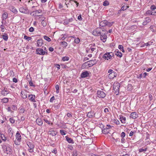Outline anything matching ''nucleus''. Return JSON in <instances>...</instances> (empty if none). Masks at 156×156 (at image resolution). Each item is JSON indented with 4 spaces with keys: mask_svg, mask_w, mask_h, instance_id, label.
Returning <instances> with one entry per match:
<instances>
[{
    "mask_svg": "<svg viewBox=\"0 0 156 156\" xmlns=\"http://www.w3.org/2000/svg\"><path fill=\"white\" fill-rule=\"evenodd\" d=\"M61 66L62 68L63 69H65L68 68L67 66L61 64Z\"/></svg>",
    "mask_w": 156,
    "mask_h": 156,
    "instance_id": "58",
    "label": "nucleus"
},
{
    "mask_svg": "<svg viewBox=\"0 0 156 156\" xmlns=\"http://www.w3.org/2000/svg\"><path fill=\"white\" fill-rule=\"evenodd\" d=\"M154 27H155L154 26L151 25L149 27V28L150 29L151 31L152 32H154L155 31L154 29Z\"/></svg>",
    "mask_w": 156,
    "mask_h": 156,
    "instance_id": "46",
    "label": "nucleus"
},
{
    "mask_svg": "<svg viewBox=\"0 0 156 156\" xmlns=\"http://www.w3.org/2000/svg\"><path fill=\"white\" fill-rule=\"evenodd\" d=\"M36 53L37 54L42 55L48 54L47 52H46L45 51H44L43 48H37L36 50Z\"/></svg>",
    "mask_w": 156,
    "mask_h": 156,
    "instance_id": "9",
    "label": "nucleus"
},
{
    "mask_svg": "<svg viewBox=\"0 0 156 156\" xmlns=\"http://www.w3.org/2000/svg\"><path fill=\"white\" fill-rule=\"evenodd\" d=\"M77 151L76 150L74 151L73 153V156H77Z\"/></svg>",
    "mask_w": 156,
    "mask_h": 156,
    "instance_id": "53",
    "label": "nucleus"
},
{
    "mask_svg": "<svg viewBox=\"0 0 156 156\" xmlns=\"http://www.w3.org/2000/svg\"><path fill=\"white\" fill-rule=\"evenodd\" d=\"M9 91L7 90L6 88L5 89L4 88V89L2 91L1 94L3 96H5L9 93Z\"/></svg>",
    "mask_w": 156,
    "mask_h": 156,
    "instance_id": "17",
    "label": "nucleus"
},
{
    "mask_svg": "<svg viewBox=\"0 0 156 156\" xmlns=\"http://www.w3.org/2000/svg\"><path fill=\"white\" fill-rule=\"evenodd\" d=\"M89 63V67H91L97 63V61L96 59L88 61Z\"/></svg>",
    "mask_w": 156,
    "mask_h": 156,
    "instance_id": "16",
    "label": "nucleus"
},
{
    "mask_svg": "<svg viewBox=\"0 0 156 156\" xmlns=\"http://www.w3.org/2000/svg\"><path fill=\"white\" fill-rule=\"evenodd\" d=\"M41 24L43 27H45L46 25V22L44 20H43L41 22Z\"/></svg>",
    "mask_w": 156,
    "mask_h": 156,
    "instance_id": "42",
    "label": "nucleus"
},
{
    "mask_svg": "<svg viewBox=\"0 0 156 156\" xmlns=\"http://www.w3.org/2000/svg\"><path fill=\"white\" fill-rule=\"evenodd\" d=\"M9 73L10 74V76H13L14 75V72L12 70H10L9 71Z\"/></svg>",
    "mask_w": 156,
    "mask_h": 156,
    "instance_id": "54",
    "label": "nucleus"
},
{
    "mask_svg": "<svg viewBox=\"0 0 156 156\" xmlns=\"http://www.w3.org/2000/svg\"><path fill=\"white\" fill-rule=\"evenodd\" d=\"M65 132H66L65 131L63 130H60V133L62 135H65L66 134Z\"/></svg>",
    "mask_w": 156,
    "mask_h": 156,
    "instance_id": "48",
    "label": "nucleus"
},
{
    "mask_svg": "<svg viewBox=\"0 0 156 156\" xmlns=\"http://www.w3.org/2000/svg\"><path fill=\"white\" fill-rule=\"evenodd\" d=\"M95 114L94 113V112L90 111L88 112L87 114V116L89 118H91L93 116H94Z\"/></svg>",
    "mask_w": 156,
    "mask_h": 156,
    "instance_id": "27",
    "label": "nucleus"
},
{
    "mask_svg": "<svg viewBox=\"0 0 156 156\" xmlns=\"http://www.w3.org/2000/svg\"><path fill=\"white\" fill-rule=\"evenodd\" d=\"M24 38L26 40H28V41H29L31 40V39L32 38L31 37H28L26 35H25L24 37Z\"/></svg>",
    "mask_w": 156,
    "mask_h": 156,
    "instance_id": "44",
    "label": "nucleus"
},
{
    "mask_svg": "<svg viewBox=\"0 0 156 156\" xmlns=\"http://www.w3.org/2000/svg\"><path fill=\"white\" fill-rule=\"evenodd\" d=\"M25 109L23 108H21L20 109V113H24L25 111Z\"/></svg>",
    "mask_w": 156,
    "mask_h": 156,
    "instance_id": "47",
    "label": "nucleus"
},
{
    "mask_svg": "<svg viewBox=\"0 0 156 156\" xmlns=\"http://www.w3.org/2000/svg\"><path fill=\"white\" fill-rule=\"evenodd\" d=\"M90 50L91 51H90V52L91 53H92L93 52V51L95 50H96V48H92V47H90Z\"/></svg>",
    "mask_w": 156,
    "mask_h": 156,
    "instance_id": "56",
    "label": "nucleus"
},
{
    "mask_svg": "<svg viewBox=\"0 0 156 156\" xmlns=\"http://www.w3.org/2000/svg\"><path fill=\"white\" fill-rule=\"evenodd\" d=\"M2 148L5 153L7 154H11L12 151L9 144H3L2 146Z\"/></svg>",
    "mask_w": 156,
    "mask_h": 156,
    "instance_id": "1",
    "label": "nucleus"
},
{
    "mask_svg": "<svg viewBox=\"0 0 156 156\" xmlns=\"http://www.w3.org/2000/svg\"><path fill=\"white\" fill-rule=\"evenodd\" d=\"M107 30H102V32L100 35V39L103 42H105L106 40L107 36L106 34Z\"/></svg>",
    "mask_w": 156,
    "mask_h": 156,
    "instance_id": "4",
    "label": "nucleus"
},
{
    "mask_svg": "<svg viewBox=\"0 0 156 156\" xmlns=\"http://www.w3.org/2000/svg\"><path fill=\"white\" fill-rule=\"evenodd\" d=\"M99 125H100V127L101 128H104L105 127V126L101 123H99Z\"/></svg>",
    "mask_w": 156,
    "mask_h": 156,
    "instance_id": "62",
    "label": "nucleus"
},
{
    "mask_svg": "<svg viewBox=\"0 0 156 156\" xmlns=\"http://www.w3.org/2000/svg\"><path fill=\"white\" fill-rule=\"evenodd\" d=\"M29 99L32 102H36L35 100V96L34 94H29L28 96Z\"/></svg>",
    "mask_w": 156,
    "mask_h": 156,
    "instance_id": "12",
    "label": "nucleus"
},
{
    "mask_svg": "<svg viewBox=\"0 0 156 156\" xmlns=\"http://www.w3.org/2000/svg\"><path fill=\"white\" fill-rule=\"evenodd\" d=\"M74 42L76 44H78L80 42V40L79 38H76L75 39Z\"/></svg>",
    "mask_w": 156,
    "mask_h": 156,
    "instance_id": "43",
    "label": "nucleus"
},
{
    "mask_svg": "<svg viewBox=\"0 0 156 156\" xmlns=\"http://www.w3.org/2000/svg\"><path fill=\"white\" fill-rule=\"evenodd\" d=\"M147 150V148L146 147L144 149L143 148H141L139 150V152H141L143 151H146Z\"/></svg>",
    "mask_w": 156,
    "mask_h": 156,
    "instance_id": "39",
    "label": "nucleus"
},
{
    "mask_svg": "<svg viewBox=\"0 0 156 156\" xmlns=\"http://www.w3.org/2000/svg\"><path fill=\"white\" fill-rule=\"evenodd\" d=\"M8 98H4L1 100V102L3 103H7L8 101Z\"/></svg>",
    "mask_w": 156,
    "mask_h": 156,
    "instance_id": "33",
    "label": "nucleus"
},
{
    "mask_svg": "<svg viewBox=\"0 0 156 156\" xmlns=\"http://www.w3.org/2000/svg\"><path fill=\"white\" fill-rule=\"evenodd\" d=\"M89 76V73L87 71L83 72L80 75V76L82 78H85Z\"/></svg>",
    "mask_w": 156,
    "mask_h": 156,
    "instance_id": "11",
    "label": "nucleus"
},
{
    "mask_svg": "<svg viewBox=\"0 0 156 156\" xmlns=\"http://www.w3.org/2000/svg\"><path fill=\"white\" fill-rule=\"evenodd\" d=\"M42 40L41 39H38L37 41V46L38 47L41 46L43 44Z\"/></svg>",
    "mask_w": 156,
    "mask_h": 156,
    "instance_id": "28",
    "label": "nucleus"
},
{
    "mask_svg": "<svg viewBox=\"0 0 156 156\" xmlns=\"http://www.w3.org/2000/svg\"><path fill=\"white\" fill-rule=\"evenodd\" d=\"M114 22H110L106 20H104L101 21L100 23V25L102 27L107 26L109 27H111L113 24Z\"/></svg>",
    "mask_w": 156,
    "mask_h": 156,
    "instance_id": "3",
    "label": "nucleus"
},
{
    "mask_svg": "<svg viewBox=\"0 0 156 156\" xmlns=\"http://www.w3.org/2000/svg\"><path fill=\"white\" fill-rule=\"evenodd\" d=\"M27 145L28 146L29 149H28L29 151L31 153L34 152V145L32 142H27Z\"/></svg>",
    "mask_w": 156,
    "mask_h": 156,
    "instance_id": "8",
    "label": "nucleus"
},
{
    "mask_svg": "<svg viewBox=\"0 0 156 156\" xmlns=\"http://www.w3.org/2000/svg\"><path fill=\"white\" fill-rule=\"evenodd\" d=\"M21 97L23 99H26L27 98V94L25 92L23 91L22 90L21 91L20 93Z\"/></svg>",
    "mask_w": 156,
    "mask_h": 156,
    "instance_id": "24",
    "label": "nucleus"
},
{
    "mask_svg": "<svg viewBox=\"0 0 156 156\" xmlns=\"http://www.w3.org/2000/svg\"><path fill=\"white\" fill-rule=\"evenodd\" d=\"M137 117L138 115L135 112H132L130 115V118L133 119L136 118Z\"/></svg>",
    "mask_w": 156,
    "mask_h": 156,
    "instance_id": "23",
    "label": "nucleus"
},
{
    "mask_svg": "<svg viewBox=\"0 0 156 156\" xmlns=\"http://www.w3.org/2000/svg\"><path fill=\"white\" fill-rule=\"evenodd\" d=\"M8 13L6 12H4L2 15V18L3 20H5L8 17Z\"/></svg>",
    "mask_w": 156,
    "mask_h": 156,
    "instance_id": "29",
    "label": "nucleus"
},
{
    "mask_svg": "<svg viewBox=\"0 0 156 156\" xmlns=\"http://www.w3.org/2000/svg\"><path fill=\"white\" fill-rule=\"evenodd\" d=\"M118 48L120 50L123 52H124L125 51L124 50V47L122 45H119L118 46Z\"/></svg>",
    "mask_w": 156,
    "mask_h": 156,
    "instance_id": "37",
    "label": "nucleus"
},
{
    "mask_svg": "<svg viewBox=\"0 0 156 156\" xmlns=\"http://www.w3.org/2000/svg\"><path fill=\"white\" fill-rule=\"evenodd\" d=\"M97 94L98 97L99 98H104L106 96V94L104 92L101 90H98L97 91Z\"/></svg>",
    "mask_w": 156,
    "mask_h": 156,
    "instance_id": "10",
    "label": "nucleus"
},
{
    "mask_svg": "<svg viewBox=\"0 0 156 156\" xmlns=\"http://www.w3.org/2000/svg\"><path fill=\"white\" fill-rule=\"evenodd\" d=\"M60 43L61 44L62 46L64 48H66L68 45L67 43L64 41H61Z\"/></svg>",
    "mask_w": 156,
    "mask_h": 156,
    "instance_id": "31",
    "label": "nucleus"
},
{
    "mask_svg": "<svg viewBox=\"0 0 156 156\" xmlns=\"http://www.w3.org/2000/svg\"><path fill=\"white\" fill-rule=\"evenodd\" d=\"M153 41L149 42L146 43L145 44V45L146 46H149L152 44L153 43Z\"/></svg>",
    "mask_w": 156,
    "mask_h": 156,
    "instance_id": "50",
    "label": "nucleus"
},
{
    "mask_svg": "<svg viewBox=\"0 0 156 156\" xmlns=\"http://www.w3.org/2000/svg\"><path fill=\"white\" fill-rule=\"evenodd\" d=\"M41 12V10L39 9L33 11L30 14L33 16H38L37 14L40 13Z\"/></svg>",
    "mask_w": 156,
    "mask_h": 156,
    "instance_id": "15",
    "label": "nucleus"
},
{
    "mask_svg": "<svg viewBox=\"0 0 156 156\" xmlns=\"http://www.w3.org/2000/svg\"><path fill=\"white\" fill-rule=\"evenodd\" d=\"M107 129L106 128H104L102 129V133L104 134H107L108 133V132L107 130Z\"/></svg>",
    "mask_w": 156,
    "mask_h": 156,
    "instance_id": "40",
    "label": "nucleus"
},
{
    "mask_svg": "<svg viewBox=\"0 0 156 156\" xmlns=\"http://www.w3.org/2000/svg\"><path fill=\"white\" fill-rule=\"evenodd\" d=\"M9 121L12 124L14 123L15 122V120L13 118H10L9 119Z\"/></svg>",
    "mask_w": 156,
    "mask_h": 156,
    "instance_id": "51",
    "label": "nucleus"
},
{
    "mask_svg": "<svg viewBox=\"0 0 156 156\" xmlns=\"http://www.w3.org/2000/svg\"><path fill=\"white\" fill-rule=\"evenodd\" d=\"M115 55H116L117 56L121 58L122 57V54L119 51H115Z\"/></svg>",
    "mask_w": 156,
    "mask_h": 156,
    "instance_id": "30",
    "label": "nucleus"
},
{
    "mask_svg": "<svg viewBox=\"0 0 156 156\" xmlns=\"http://www.w3.org/2000/svg\"><path fill=\"white\" fill-rule=\"evenodd\" d=\"M114 122L115 123L116 125H119L120 124V122L118 120H115Z\"/></svg>",
    "mask_w": 156,
    "mask_h": 156,
    "instance_id": "64",
    "label": "nucleus"
},
{
    "mask_svg": "<svg viewBox=\"0 0 156 156\" xmlns=\"http://www.w3.org/2000/svg\"><path fill=\"white\" fill-rule=\"evenodd\" d=\"M114 55L113 53L112 52H106L103 55L102 58L105 60H108L112 59V58H114Z\"/></svg>",
    "mask_w": 156,
    "mask_h": 156,
    "instance_id": "2",
    "label": "nucleus"
},
{
    "mask_svg": "<svg viewBox=\"0 0 156 156\" xmlns=\"http://www.w3.org/2000/svg\"><path fill=\"white\" fill-rule=\"evenodd\" d=\"M73 20V19L72 18L67 19L64 20L63 24L65 25H67L68 24L69 22H72Z\"/></svg>",
    "mask_w": 156,
    "mask_h": 156,
    "instance_id": "25",
    "label": "nucleus"
},
{
    "mask_svg": "<svg viewBox=\"0 0 156 156\" xmlns=\"http://www.w3.org/2000/svg\"><path fill=\"white\" fill-rule=\"evenodd\" d=\"M151 21V19L148 17H146L145 19L144 22L143 23V25H146L150 23Z\"/></svg>",
    "mask_w": 156,
    "mask_h": 156,
    "instance_id": "21",
    "label": "nucleus"
},
{
    "mask_svg": "<svg viewBox=\"0 0 156 156\" xmlns=\"http://www.w3.org/2000/svg\"><path fill=\"white\" fill-rule=\"evenodd\" d=\"M101 27L97 28L94 30L92 32L93 34L95 36H99L100 35L102 32V31H101Z\"/></svg>",
    "mask_w": 156,
    "mask_h": 156,
    "instance_id": "6",
    "label": "nucleus"
},
{
    "mask_svg": "<svg viewBox=\"0 0 156 156\" xmlns=\"http://www.w3.org/2000/svg\"><path fill=\"white\" fill-rule=\"evenodd\" d=\"M0 137L4 141H6V138L4 134H1V135L0 136Z\"/></svg>",
    "mask_w": 156,
    "mask_h": 156,
    "instance_id": "38",
    "label": "nucleus"
},
{
    "mask_svg": "<svg viewBox=\"0 0 156 156\" xmlns=\"http://www.w3.org/2000/svg\"><path fill=\"white\" fill-rule=\"evenodd\" d=\"M77 19H78L79 20H80V21H81L83 19L82 18V17H81V15L80 14L78 17V18H77Z\"/></svg>",
    "mask_w": 156,
    "mask_h": 156,
    "instance_id": "61",
    "label": "nucleus"
},
{
    "mask_svg": "<svg viewBox=\"0 0 156 156\" xmlns=\"http://www.w3.org/2000/svg\"><path fill=\"white\" fill-rule=\"evenodd\" d=\"M120 120L123 123H126V118L123 116L122 115H121L119 116Z\"/></svg>",
    "mask_w": 156,
    "mask_h": 156,
    "instance_id": "26",
    "label": "nucleus"
},
{
    "mask_svg": "<svg viewBox=\"0 0 156 156\" xmlns=\"http://www.w3.org/2000/svg\"><path fill=\"white\" fill-rule=\"evenodd\" d=\"M67 148L71 150H72L73 149V147L72 145L70 144H69L68 145Z\"/></svg>",
    "mask_w": 156,
    "mask_h": 156,
    "instance_id": "49",
    "label": "nucleus"
},
{
    "mask_svg": "<svg viewBox=\"0 0 156 156\" xmlns=\"http://www.w3.org/2000/svg\"><path fill=\"white\" fill-rule=\"evenodd\" d=\"M55 66L57 68L58 70L59 69H60V65L58 64H55Z\"/></svg>",
    "mask_w": 156,
    "mask_h": 156,
    "instance_id": "52",
    "label": "nucleus"
},
{
    "mask_svg": "<svg viewBox=\"0 0 156 156\" xmlns=\"http://www.w3.org/2000/svg\"><path fill=\"white\" fill-rule=\"evenodd\" d=\"M2 38L5 41H7L8 38L7 34L6 33H4L2 35Z\"/></svg>",
    "mask_w": 156,
    "mask_h": 156,
    "instance_id": "32",
    "label": "nucleus"
},
{
    "mask_svg": "<svg viewBox=\"0 0 156 156\" xmlns=\"http://www.w3.org/2000/svg\"><path fill=\"white\" fill-rule=\"evenodd\" d=\"M89 63L88 61H87L83 64L82 66L84 68L88 67V66L89 67Z\"/></svg>",
    "mask_w": 156,
    "mask_h": 156,
    "instance_id": "35",
    "label": "nucleus"
},
{
    "mask_svg": "<svg viewBox=\"0 0 156 156\" xmlns=\"http://www.w3.org/2000/svg\"><path fill=\"white\" fill-rule=\"evenodd\" d=\"M9 9L10 11L15 14L17 13L18 11L13 6H11L9 7Z\"/></svg>",
    "mask_w": 156,
    "mask_h": 156,
    "instance_id": "18",
    "label": "nucleus"
},
{
    "mask_svg": "<svg viewBox=\"0 0 156 156\" xmlns=\"http://www.w3.org/2000/svg\"><path fill=\"white\" fill-rule=\"evenodd\" d=\"M69 59V58L68 56H64L62 58V60L64 62L66 61H68Z\"/></svg>",
    "mask_w": 156,
    "mask_h": 156,
    "instance_id": "34",
    "label": "nucleus"
},
{
    "mask_svg": "<svg viewBox=\"0 0 156 156\" xmlns=\"http://www.w3.org/2000/svg\"><path fill=\"white\" fill-rule=\"evenodd\" d=\"M16 140L19 142H21V136L19 131H17L16 135Z\"/></svg>",
    "mask_w": 156,
    "mask_h": 156,
    "instance_id": "14",
    "label": "nucleus"
},
{
    "mask_svg": "<svg viewBox=\"0 0 156 156\" xmlns=\"http://www.w3.org/2000/svg\"><path fill=\"white\" fill-rule=\"evenodd\" d=\"M48 133L52 136H55L57 134V132L56 130H53L52 128H51L48 131Z\"/></svg>",
    "mask_w": 156,
    "mask_h": 156,
    "instance_id": "13",
    "label": "nucleus"
},
{
    "mask_svg": "<svg viewBox=\"0 0 156 156\" xmlns=\"http://www.w3.org/2000/svg\"><path fill=\"white\" fill-rule=\"evenodd\" d=\"M146 13L147 14L152 15V11L150 10H148L146 12Z\"/></svg>",
    "mask_w": 156,
    "mask_h": 156,
    "instance_id": "55",
    "label": "nucleus"
},
{
    "mask_svg": "<svg viewBox=\"0 0 156 156\" xmlns=\"http://www.w3.org/2000/svg\"><path fill=\"white\" fill-rule=\"evenodd\" d=\"M116 72H111L108 75V77L110 79H112L114 78V77L116 76Z\"/></svg>",
    "mask_w": 156,
    "mask_h": 156,
    "instance_id": "19",
    "label": "nucleus"
},
{
    "mask_svg": "<svg viewBox=\"0 0 156 156\" xmlns=\"http://www.w3.org/2000/svg\"><path fill=\"white\" fill-rule=\"evenodd\" d=\"M44 38L48 42H50L51 41V39L49 37L46 35L44 36Z\"/></svg>",
    "mask_w": 156,
    "mask_h": 156,
    "instance_id": "36",
    "label": "nucleus"
},
{
    "mask_svg": "<svg viewBox=\"0 0 156 156\" xmlns=\"http://www.w3.org/2000/svg\"><path fill=\"white\" fill-rule=\"evenodd\" d=\"M125 136V133L124 132H122L121 134V136L122 138H124Z\"/></svg>",
    "mask_w": 156,
    "mask_h": 156,
    "instance_id": "60",
    "label": "nucleus"
},
{
    "mask_svg": "<svg viewBox=\"0 0 156 156\" xmlns=\"http://www.w3.org/2000/svg\"><path fill=\"white\" fill-rule=\"evenodd\" d=\"M109 2L107 1H105L103 3V5L105 6H107L109 5Z\"/></svg>",
    "mask_w": 156,
    "mask_h": 156,
    "instance_id": "41",
    "label": "nucleus"
},
{
    "mask_svg": "<svg viewBox=\"0 0 156 156\" xmlns=\"http://www.w3.org/2000/svg\"><path fill=\"white\" fill-rule=\"evenodd\" d=\"M37 124L39 126H42L43 124V121L40 118H37L36 120Z\"/></svg>",
    "mask_w": 156,
    "mask_h": 156,
    "instance_id": "22",
    "label": "nucleus"
},
{
    "mask_svg": "<svg viewBox=\"0 0 156 156\" xmlns=\"http://www.w3.org/2000/svg\"><path fill=\"white\" fill-rule=\"evenodd\" d=\"M34 30V27H30L29 29V31L30 32H33Z\"/></svg>",
    "mask_w": 156,
    "mask_h": 156,
    "instance_id": "63",
    "label": "nucleus"
},
{
    "mask_svg": "<svg viewBox=\"0 0 156 156\" xmlns=\"http://www.w3.org/2000/svg\"><path fill=\"white\" fill-rule=\"evenodd\" d=\"M65 137L66 140L68 143L72 144H73L74 143V141L72 139L68 137V136H66Z\"/></svg>",
    "mask_w": 156,
    "mask_h": 156,
    "instance_id": "20",
    "label": "nucleus"
},
{
    "mask_svg": "<svg viewBox=\"0 0 156 156\" xmlns=\"http://www.w3.org/2000/svg\"><path fill=\"white\" fill-rule=\"evenodd\" d=\"M120 85L119 83H114L113 86V90L115 91V93H117L116 95H118L119 94V91Z\"/></svg>",
    "mask_w": 156,
    "mask_h": 156,
    "instance_id": "7",
    "label": "nucleus"
},
{
    "mask_svg": "<svg viewBox=\"0 0 156 156\" xmlns=\"http://www.w3.org/2000/svg\"><path fill=\"white\" fill-rule=\"evenodd\" d=\"M19 10L21 12L25 14H29L30 12L26 7L22 6L19 8Z\"/></svg>",
    "mask_w": 156,
    "mask_h": 156,
    "instance_id": "5",
    "label": "nucleus"
},
{
    "mask_svg": "<svg viewBox=\"0 0 156 156\" xmlns=\"http://www.w3.org/2000/svg\"><path fill=\"white\" fill-rule=\"evenodd\" d=\"M60 105L61 104H59L57 105H54V107L56 109L59 108H60Z\"/></svg>",
    "mask_w": 156,
    "mask_h": 156,
    "instance_id": "45",
    "label": "nucleus"
},
{
    "mask_svg": "<svg viewBox=\"0 0 156 156\" xmlns=\"http://www.w3.org/2000/svg\"><path fill=\"white\" fill-rule=\"evenodd\" d=\"M0 28L1 29V31L2 32H3L5 30L4 27V26L3 25H2L0 26Z\"/></svg>",
    "mask_w": 156,
    "mask_h": 156,
    "instance_id": "57",
    "label": "nucleus"
},
{
    "mask_svg": "<svg viewBox=\"0 0 156 156\" xmlns=\"http://www.w3.org/2000/svg\"><path fill=\"white\" fill-rule=\"evenodd\" d=\"M150 8L152 10H155L156 9V7L154 5H152L151 6Z\"/></svg>",
    "mask_w": 156,
    "mask_h": 156,
    "instance_id": "59",
    "label": "nucleus"
}]
</instances>
